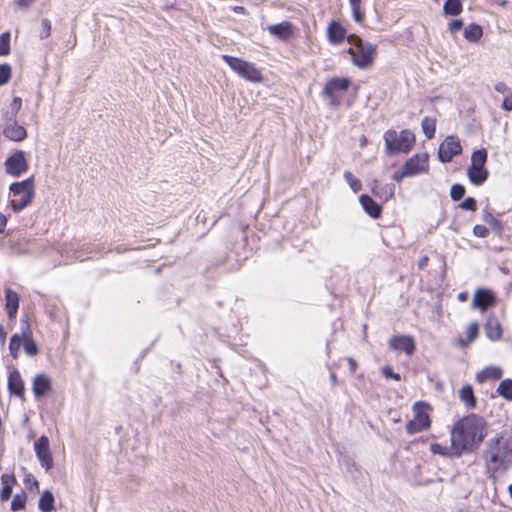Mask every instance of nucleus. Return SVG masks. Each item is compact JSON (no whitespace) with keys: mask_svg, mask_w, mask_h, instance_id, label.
<instances>
[{"mask_svg":"<svg viewBox=\"0 0 512 512\" xmlns=\"http://www.w3.org/2000/svg\"><path fill=\"white\" fill-rule=\"evenodd\" d=\"M502 108L506 111H512V91L505 96Z\"/></svg>","mask_w":512,"mask_h":512,"instance_id":"55","label":"nucleus"},{"mask_svg":"<svg viewBox=\"0 0 512 512\" xmlns=\"http://www.w3.org/2000/svg\"><path fill=\"white\" fill-rule=\"evenodd\" d=\"M52 389L50 378L45 374H37L33 379L32 390L37 399L45 396Z\"/></svg>","mask_w":512,"mask_h":512,"instance_id":"18","label":"nucleus"},{"mask_svg":"<svg viewBox=\"0 0 512 512\" xmlns=\"http://www.w3.org/2000/svg\"><path fill=\"white\" fill-rule=\"evenodd\" d=\"M11 78V67L9 64H0V86L9 82Z\"/></svg>","mask_w":512,"mask_h":512,"instance_id":"44","label":"nucleus"},{"mask_svg":"<svg viewBox=\"0 0 512 512\" xmlns=\"http://www.w3.org/2000/svg\"><path fill=\"white\" fill-rule=\"evenodd\" d=\"M484 330L487 338L491 341L499 340L502 337V327L499 320L494 316L490 315L484 325Z\"/></svg>","mask_w":512,"mask_h":512,"instance_id":"22","label":"nucleus"},{"mask_svg":"<svg viewBox=\"0 0 512 512\" xmlns=\"http://www.w3.org/2000/svg\"><path fill=\"white\" fill-rule=\"evenodd\" d=\"M406 431L408 434H415L424 430L422 429V426H420L415 420L412 419L407 423Z\"/></svg>","mask_w":512,"mask_h":512,"instance_id":"50","label":"nucleus"},{"mask_svg":"<svg viewBox=\"0 0 512 512\" xmlns=\"http://www.w3.org/2000/svg\"><path fill=\"white\" fill-rule=\"evenodd\" d=\"M494 89L502 94L510 93V88L504 82H498L495 84Z\"/></svg>","mask_w":512,"mask_h":512,"instance_id":"56","label":"nucleus"},{"mask_svg":"<svg viewBox=\"0 0 512 512\" xmlns=\"http://www.w3.org/2000/svg\"><path fill=\"white\" fill-rule=\"evenodd\" d=\"M103 249L100 243H84L75 249V258L81 259L83 254L100 253Z\"/></svg>","mask_w":512,"mask_h":512,"instance_id":"31","label":"nucleus"},{"mask_svg":"<svg viewBox=\"0 0 512 512\" xmlns=\"http://www.w3.org/2000/svg\"><path fill=\"white\" fill-rule=\"evenodd\" d=\"M2 133L5 138L13 142H22L27 138V130L18 121L2 124Z\"/></svg>","mask_w":512,"mask_h":512,"instance_id":"13","label":"nucleus"},{"mask_svg":"<svg viewBox=\"0 0 512 512\" xmlns=\"http://www.w3.org/2000/svg\"><path fill=\"white\" fill-rule=\"evenodd\" d=\"M55 498L50 490H45L39 499L38 508L41 512H52L55 510Z\"/></svg>","mask_w":512,"mask_h":512,"instance_id":"28","label":"nucleus"},{"mask_svg":"<svg viewBox=\"0 0 512 512\" xmlns=\"http://www.w3.org/2000/svg\"><path fill=\"white\" fill-rule=\"evenodd\" d=\"M330 381L333 386L337 385L338 380H337V376L334 372L330 373Z\"/></svg>","mask_w":512,"mask_h":512,"instance_id":"62","label":"nucleus"},{"mask_svg":"<svg viewBox=\"0 0 512 512\" xmlns=\"http://www.w3.org/2000/svg\"><path fill=\"white\" fill-rule=\"evenodd\" d=\"M16 478L13 474H3L1 476V485H2V488H1V491H0V501L1 502H5L7 501L11 495H12V491H13V486L16 484Z\"/></svg>","mask_w":512,"mask_h":512,"instance_id":"24","label":"nucleus"},{"mask_svg":"<svg viewBox=\"0 0 512 512\" xmlns=\"http://www.w3.org/2000/svg\"><path fill=\"white\" fill-rule=\"evenodd\" d=\"M269 33L282 41H287L293 36V24L283 21L279 24L268 26Z\"/></svg>","mask_w":512,"mask_h":512,"instance_id":"19","label":"nucleus"},{"mask_svg":"<svg viewBox=\"0 0 512 512\" xmlns=\"http://www.w3.org/2000/svg\"><path fill=\"white\" fill-rule=\"evenodd\" d=\"M375 185L374 187L372 188L373 190V193L381 198V199H384V200H389L390 198L393 197L394 193H395V185L390 183V184H385V185H378V182L375 180Z\"/></svg>","mask_w":512,"mask_h":512,"instance_id":"29","label":"nucleus"},{"mask_svg":"<svg viewBox=\"0 0 512 512\" xmlns=\"http://www.w3.org/2000/svg\"><path fill=\"white\" fill-rule=\"evenodd\" d=\"M464 38L469 42H477L483 36V29L476 23H471L464 29Z\"/></svg>","mask_w":512,"mask_h":512,"instance_id":"30","label":"nucleus"},{"mask_svg":"<svg viewBox=\"0 0 512 512\" xmlns=\"http://www.w3.org/2000/svg\"><path fill=\"white\" fill-rule=\"evenodd\" d=\"M430 450L433 454H438L442 456H454L452 454L451 446L448 448L438 443L431 444Z\"/></svg>","mask_w":512,"mask_h":512,"instance_id":"43","label":"nucleus"},{"mask_svg":"<svg viewBox=\"0 0 512 512\" xmlns=\"http://www.w3.org/2000/svg\"><path fill=\"white\" fill-rule=\"evenodd\" d=\"M458 298L460 301H465L467 299V294L466 293H460L458 295Z\"/></svg>","mask_w":512,"mask_h":512,"instance_id":"63","label":"nucleus"},{"mask_svg":"<svg viewBox=\"0 0 512 512\" xmlns=\"http://www.w3.org/2000/svg\"><path fill=\"white\" fill-rule=\"evenodd\" d=\"M364 211L373 219H378L382 213V207L367 194H362L359 198Z\"/></svg>","mask_w":512,"mask_h":512,"instance_id":"20","label":"nucleus"},{"mask_svg":"<svg viewBox=\"0 0 512 512\" xmlns=\"http://www.w3.org/2000/svg\"><path fill=\"white\" fill-rule=\"evenodd\" d=\"M26 501H27V495L25 494L24 491H22L21 493H17L13 497L10 509L13 512H17V511L23 510L26 507Z\"/></svg>","mask_w":512,"mask_h":512,"instance_id":"39","label":"nucleus"},{"mask_svg":"<svg viewBox=\"0 0 512 512\" xmlns=\"http://www.w3.org/2000/svg\"><path fill=\"white\" fill-rule=\"evenodd\" d=\"M347 41L354 46L353 48L356 49L357 46H360V44H363L364 41L356 34H350L347 37Z\"/></svg>","mask_w":512,"mask_h":512,"instance_id":"52","label":"nucleus"},{"mask_svg":"<svg viewBox=\"0 0 512 512\" xmlns=\"http://www.w3.org/2000/svg\"><path fill=\"white\" fill-rule=\"evenodd\" d=\"M10 53V33L4 32L0 35V56Z\"/></svg>","mask_w":512,"mask_h":512,"instance_id":"41","label":"nucleus"},{"mask_svg":"<svg viewBox=\"0 0 512 512\" xmlns=\"http://www.w3.org/2000/svg\"><path fill=\"white\" fill-rule=\"evenodd\" d=\"M484 458L494 472L506 471L512 465V447L503 436H496L487 442Z\"/></svg>","mask_w":512,"mask_h":512,"instance_id":"2","label":"nucleus"},{"mask_svg":"<svg viewBox=\"0 0 512 512\" xmlns=\"http://www.w3.org/2000/svg\"><path fill=\"white\" fill-rule=\"evenodd\" d=\"M473 234L479 238H486L489 235V229L484 225H475L473 227Z\"/></svg>","mask_w":512,"mask_h":512,"instance_id":"49","label":"nucleus"},{"mask_svg":"<svg viewBox=\"0 0 512 512\" xmlns=\"http://www.w3.org/2000/svg\"><path fill=\"white\" fill-rule=\"evenodd\" d=\"M462 153L460 141L453 135L447 136L438 149V159L442 163H449Z\"/></svg>","mask_w":512,"mask_h":512,"instance_id":"9","label":"nucleus"},{"mask_svg":"<svg viewBox=\"0 0 512 512\" xmlns=\"http://www.w3.org/2000/svg\"><path fill=\"white\" fill-rule=\"evenodd\" d=\"M478 330H479L478 323L477 322L471 323L468 326L467 331H466L467 338L466 339H459L460 346L461 347H466L470 343H472L477 338V336H478Z\"/></svg>","mask_w":512,"mask_h":512,"instance_id":"35","label":"nucleus"},{"mask_svg":"<svg viewBox=\"0 0 512 512\" xmlns=\"http://www.w3.org/2000/svg\"><path fill=\"white\" fill-rule=\"evenodd\" d=\"M496 303L494 293L486 288L478 289L473 297V306L482 311L488 309Z\"/></svg>","mask_w":512,"mask_h":512,"instance_id":"14","label":"nucleus"},{"mask_svg":"<svg viewBox=\"0 0 512 512\" xmlns=\"http://www.w3.org/2000/svg\"><path fill=\"white\" fill-rule=\"evenodd\" d=\"M382 375L387 378V379H393L395 381H400L401 380V376L400 374L398 373H395L392 369V367L390 366H384L382 368Z\"/></svg>","mask_w":512,"mask_h":512,"instance_id":"48","label":"nucleus"},{"mask_svg":"<svg viewBox=\"0 0 512 512\" xmlns=\"http://www.w3.org/2000/svg\"><path fill=\"white\" fill-rule=\"evenodd\" d=\"M464 23L462 19H454L448 24V30L451 33H456L460 29H462Z\"/></svg>","mask_w":512,"mask_h":512,"instance_id":"51","label":"nucleus"},{"mask_svg":"<svg viewBox=\"0 0 512 512\" xmlns=\"http://www.w3.org/2000/svg\"><path fill=\"white\" fill-rule=\"evenodd\" d=\"M36 456L43 468L49 471L53 467V458L50 452L49 439L41 436L34 444Z\"/></svg>","mask_w":512,"mask_h":512,"instance_id":"12","label":"nucleus"},{"mask_svg":"<svg viewBox=\"0 0 512 512\" xmlns=\"http://www.w3.org/2000/svg\"><path fill=\"white\" fill-rule=\"evenodd\" d=\"M51 21L47 18H43L41 20V27H42V31L40 33V39H46L50 36L51 34Z\"/></svg>","mask_w":512,"mask_h":512,"instance_id":"47","label":"nucleus"},{"mask_svg":"<svg viewBox=\"0 0 512 512\" xmlns=\"http://www.w3.org/2000/svg\"><path fill=\"white\" fill-rule=\"evenodd\" d=\"M375 51L376 47L374 45L364 42L360 44V46H357L356 49L349 48L347 52L352 56L355 66L366 68L373 63Z\"/></svg>","mask_w":512,"mask_h":512,"instance_id":"8","label":"nucleus"},{"mask_svg":"<svg viewBox=\"0 0 512 512\" xmlns=\"http://www.w3.org/2000/svg\"><path fill=\"white\" fill-rule=\"evenodd\" d=\"M405 177H410V176L408 175V173L406 172V170L404 169L403 166L400 170L396 171L392 176L393 180L398 183H400Z\"/></svg>","mask_w":512,"mask_h":512,"instance_id":"54","label":"nucleus"},{"mask_svg":"<svg viewBox=\"0 0 512 512\" xmlns=\"http://www.w3.org/2000/svg\"><path fill=\"white\" fill-rule=\"evenodd\" d=\"M22 343V335L16 333L11 336L9 343V352L14 359H17L19 357L20 347Z\"/></svg>","mask_w":512,"mask_h":512,"instance_id":"38","label":"nucleus"},{"mask_svg":"<svg viewBox=\"0 0 512 512\" xmlns=\"http://www.w3.org/2000/svg\"><path fill=\"white\" fill-rule=\"evenodd\" d=\"M35 0H17L16 3L19 7L28 8Z\"/></svg>","mask_w":512,"mask_h":512,"instance_id":"60","label":"nucleus"},{"mask_svg":"<svg viewBox=\"0 0 512 512\" xmlns=\"http://www.w3.org/2000/svg\"><path fill=\"white\" fill-rule=\"evenodd\" d=\"M426 404L423 402H417L413 406V411L415 412V420L420 426H422L423 430H426L430 427L431 421L428 413L425 411Z\"/></svg>","mask_w":512,"mask_h":512,"instance_id":"25","label":"nucleus"},{"mask_svg":"<svg viewBox=\"0 0 512 512\" xmlns=\"http://www.w3.org/2000/svg\"><path fill=\"white\" fill-rule=\"evenodd\" d=\"M222 58L243 79L254 83L262 82V73L253 63L229 55H223Z\"/></svg>","mask_w":512,"mask_h":512,"instance_id":"6","label":"nucleus"},{"mask_svg":"<svg viewBox=\"0 0 512 512\" xmlns=\"http://www.w3.org/2000/svg\"><path fill=\"white\" fill-rule=\"evenodd\" d=\"M429 155L427 153H418L410 157L403 164L404 169L410 177L426 173L429 169Z\"/></svg>","mask_w":512,"mask_h":512,"instance_id":"10","label":"nucleus"},{"mask_svg":"<svg viewBox=\"0 0 512 512\" xmlns=\"http://www.w3.org/2000/svg\"><path fill=\"white\" fill-rule=\"evenodd\" d=\"M8 391L11 395L23 398L25 387L20 372L17 369L12 370L8 376Z\"/></svg>","mask_w":512,"mask_h":512,"instance_id":"16","label":"nucleus"},{"mask_svg":"<svg viewBox=\"0 0 512 512\" xmlns=\"http://www.w3.org/2000/svg\"><path fill=\"white\" fill-rule=\"evenodd\" d=\"M463 10L461 0H446L443 5V14L446 16H458Z\"/></svg>","mask_w":512,"mask_h":512,"instance_id":"32","label":"nucleus"},{"mask_svg":"<svg viewBox=\"0 0 512 512\" xmlns=\"http://www.w3.org/2000/svg\"><path fill=\"white\" fill-rule=\"evenodd\" d=\"M351 81L347 77H333L329 79L322 90V96L329 99L330 105L338 106L339 100L337 92H345L348 90Z\"/></svg>","mask_w":512,"mask_h":512,"instance_id":"7","label":"nucleus"},{"mask_svg":"<svg viewBox=\"0 0 512 512\" xmlns=\"http://www.w3.org/2000/svg\"><path fill=\"white\" fill-rule=\"evenodd\" d=\"M389 347L392 350L404 351L407 355H412L415 350V342L411 336H393L389 340Z\"/></svg>","mask_w":512,"mask_h":512,"instance_id":"15","label":"nucleus"},{"mask_svg":"<svg viewBox=\"0 0 512 512\" xmlns=\"http://www.w3.org/2000/svg\"><path fill=\"white\" fill-rule=\"evenodd\" d=\"M482 220L486 224L490 225L491 228L497 233L501 232L503 229L502 221L494 217L493 214L488 209L483 210Z\"/></svg>","mask_w":512,"mask_h":512,"instance_id":"34","label":"nucleus"},{"mask_svg":"<svg viewBox=\"0 0 512 512\" xmlns=\"http://www.w3.org/2000/svg\"><path fill=\"white\" fill-rule=\"evenodd\" d=\"M498 394L508 401H512V379L502 380L497 388Z\"/></svg>","mask_w":512,"mask_h":512,"instance_id":"37","label":"nucleus"},{"mask_svg":"<svg viewBox=\"0 0 512 512\" xmlns=\"http://www.w3.org/2000/svg\"><path fill=\"white\" fill-rule=\"evenodd\" d=\"M486 427V420L477 414H469L457 421L450 434L452 454L460 457L476 450L487 434Z\"/></svg>","mask_w":512,"mask_h":512,"instance_id":"1","label":"nucleus"},{"mask_svg":"<svg viewBox=\"0 0 512 512\" xmlns=\"http://www.w3.org/2000/svg\"><path fill=\"white\" fill-rule=\"evenodd\" d=\"M327 35L330 43L340 44L346 38V30L340 23L333 21L328 26Z\"/></svg>","mask_w":512,"mask_h":512,"instance_id":"23","label":"nucleus"},{"mask_svg":"<svg viewBox=\"0 0 512 512\" xmlns=\"http://www.w3.org/2000/svg\"><path fill=\"white\" fill-rule=\"evenodd\" d=\"M459 207L467 211H475L477 209V201L473 197H467L459 204Z\"/></svg>","mask_w":512,"mask_h":512,"instance_id":"46","label":"nucleus"},{"mask_svg":"<svg viewBox=\"0 0 512 512\" xmlns=\"http://www.w3.org/2000/svg\"><path fill=\"white\" fill-rule=\"evenodd\" d=\"M25 484L30 491L33 489H35L36 491L39 490V482L35 478L31 479V475H28L25 478Z\"/></svg>","mask_w":512,"mask_h":512,"instance_id":"53","label":"nucleus"},{"mask_svg":"<svg viewBox=\"0 0 512 512\" xmlns=\"http://www.w3.org/2000/svg\"><path fill=\"white\" fill-rule=\"evenodd\" d=\"M383 138L388 156H393L397 153H409L416 142L415 134L409 129L401 131L389 129L384 133Z\"/></svg>","mask_w":512,"mask_h":512,"instance_id":"3","label":"nucleus"},{"mask_svg":"<svg viewBox=\"0 0 512 512\" xmlns=\"http://www.w3.org/2000/svg\"><path fill=\"white\" fill-rule=\"evenodd\" d=\"M487 157L488 153L484 148L472 153L471 165L468 168L467 175L470 182L476 186L482 185L489 176V172L485 168Z\"/></svg>","mask_w":512,"mask_h":512,"instance_id":"5","label":"nucleus"},{"mask_svg":"<svg viewBox=\"0 0 512 512\" xmlns=\"http://www.w3.org/2000/svg\"><path fill=\"white\" fill-rule=\"evenodd\" d=\"M9 189L14 196L20 197L10 202L13 212L19 213L32 203L34 197L33 178H28L21 182H14L10 185Z\"/></svg>","mask_w":512,"mask_h":512,"instance_id":"4","label":"nucleus"},{"mask_svg":"<svg viewBox=\"0 0 512 512\" xmlns=\"http://www.w3.org/2000/svg\"><path fill=\"white\" fill-rule=\"evenodd\" d=\"M19 308V296L18 294L11 290H5V309L10 320L16 318L17 312Z\"/></svg>","mask_w":512,"mask_h":512,"instance_id":"21","label":"nucleus"},{"mask_svg":"<svg viewBox=\"0 0 512 512\" xmlns=\"http://www.w3.org/2000/svg\"><path fill=\"white\" fill-rule=\"evenodd\" d=\"M8 218L3 213H0V234H4L6 230Z\"/></svg>","mask_w":512,"mask_h":512,"instance_id":"57","label":"nucleus"},{"mask_svg":"<svg viewBox=\"0 0 512 512\" xmlns=\"http://www.w3.org/2000/svg\"><path fill=\"white\" fill-rule=\"evenodd\" d=\"M343 176L353 192L357 193L362 189L361 181L357 179L350 171H345Z\"/></svg>","mask_w":512,"mask_h":512,"instance_id":"40","label":"nucleus"},{"mask_svg":"<svg viewBox=\"0 0 512 512\" xmlns=\"http://www.w3.org/2000/svg\"><path fill=\"white\" fill-rule=\"evenodd\" d=\"M502 369L500 367L496 366H490L483 369L481 372H479L476 376V380L479 383H483L486 380L492 379V380H498L502 377Z\"/></svg>","mask_w":512,"mask_h":512,"instance_id":"27","label":"nucleus"},{"mask_svg":"<svg viewBox=\"0 0 512 512\" xmlns=\"http://www.w3.org/2000/svg\"><path fill=\"white\" fill-rule=\"evenodd\" d=\"M508 491H509L510 497L512 498V484L508 487Z\"/></svg>","mask_w":512,"mask_h":512,"instance_id":"64","label":"nucleus"},{"mask_svg":"<svg viewBox=\"0 0 512 512\" xmlns=\"http://www.w3.org/2000/svg\"><path fill=\"white\" fill-rule=\"evenodd\" d=\"M22 342L24 351L28 356H36L38 354L39 349L36 342L33 340L31 333L23 332Z\"/></svg>","mask_w":512,"mask_h":512,"instance_id":"33","label":"nucleus"},{"mask_svg":"<svg viewBox=\"0 0 512 512\" xmlns=\"http://www.w3.org/2000/svg\"><path fill=\"white\" fill-rule=\"evenodd\" d=\"M421 127L427 139H432L436 131V120L430 117H424L421 122Z\"/></svg>","mask_w":512,"mask_h":512,"instance_id":"36","label":"nucleus"},{"mask_svg":"<svg viewBox=\"0 0 512 512\" xmlns=\"http://www.w3.org/2000/svg\"><path fill=\"white\" fill-rule=\"evenodd\" d=\"M348 363H349L351 372L354 373L357 369L356 361L353 358H348Z\"/></svg>","mask_w":512,"mask_h":512,"instance_id":"61","label":"nucleus"},{"mask_svg":"<svg viewBox=\"0 0 512 512\" xmlns=\"http://www.w3.org/2000/svg\"><path fill=\"white\" fill-rule=\"evenodd\" d=\"M459 398L468 409H474L477 406V399L474 395L473 387L470 384L464 385L459 391Z\"/></svg>","mask_w":512,"mask_h":512,"instance_id":"26","label":"nucleus"},{"mask_svg":"<svg viewBox=\"0 0 512 512\" xmlns=\"http://www.w3.org/2000/svg\"><path fill=\"white\" fill-rule=\"evenodd\" d=\"M466 193V189L462 184H454L450 189V197L453 201L461 200Z\"/></svg>","mask_w":512,"mask_h":512,"instance_id":"42","label":"nucleus"},{"mask_svg":"<svg viewBox=\"0 0 512 512\" xmlns=\"http://www.w3.org/2000/svg\"><path fill=\"white\" fill-rule=\"evenodd\" d=\"M5 166L6 172L14 177H18L23 172L27 171L28 163L24 151L18 150L12 156L8 157L5 161Z\"/></svg>","mask_w":512,"mask_h":512,"instance_id":"11","label":"nucleus"},{"mask_svg":"<svg viewBox=\"0 0 512 512\" xmlns=\"http://www.w3.org/2000/svg\"><path fill=\"white\" fill-rule=\"evenodd\" d=\"M6 331L4 330L3 325L0 323V344L4 346L6 343Z\"/></svg>","mask_w":512,"mask_h":512,"instance_id":"59","label":"nucleus"},{"mask_svg":"<svg viewBox=\"0 0 512 512\" xmlns=\"http://www.w3.org/2000/svg\"><path fill=\"white\" fill-rule=\"evenodd\" d=\"M22 107V99L14 97L8 107L1 109V119L3 124H10L17 121V116Z\"/></svg>","mask_w":512,"mask_h":512,"instance_id":"17","label":"nucleus"},{"mask_svg":"<svg viewBox=\"0 0 512 512\" xmlns=\"http://www.w3.org/2000/svg\"><path fill=\"white\" fill-rule=\"evenodd\" d=\"M352 8V16L355 22L362 23L365 18V14L361 9V4L350 5Z\"/></svg>","mask_w":512,"mask_h":512,"instance_id":"45","label":"nucleus"},{"mask_svg":"<svg viewBox=\"0 0 512 512\" xmlns=\"http://www.w3.org/2000/svg\"><path fill=\"white\" fill-rule=\"evenodd\" d=\"M428 262H429V257L428 256H423L419 261H418V268L423 270L426 268V266L428 265Z\"/></svg>","mask_w":512,"mask_h":512,"instance_id":"58","label":"nucleus"}]
</instances>
